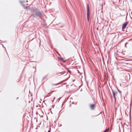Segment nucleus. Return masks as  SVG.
<instances>
[{
    "label": "nucleus",
    "instance_id": "obj_45",
    "mask_svg": "<svg viewBox=\"0 0 132 132\" xmlns=\"http://www.w3.org/2000/svg\"><path fill=\"white\" fill-rule=\"evenodd\" d=\"M97 29L98 30V28H97Z\"/></svg>",
    "mask_w": 132,
    "mask_h": 132
},
{
    "label": "nucleus",
    "instance_id": "obj_44",
    "mask_svg": "<svg viewBox=\"0 0 132 132\" xmlns=\"http://www.w3.org/2000/svg\"><path fill=\"white\" fill-rule=\"evenodd\" d=\"M37 120H36V122H37Z\"/></svg>",
    "mask_w": 132,
    "mask_h": 132
},
{
    "label": "nucleus",
    "instance_id": "obj_8",
    "mask_svg": "<svg viewBox=\"0 0 132 132\" xmlns=\"http://www.w3.org/2000/svg\"><path fill=\"white\" fill-rule=\"evenodd\" d=\"M60 59L61 60L64 62H66V61L64 60L63 58L62 57H60Z\"/></svg>",
    "mask_w": 132,
    "mask_h": 132
},
{
    "label": "nucleus",
    "instance_id": "obj_36",
    "mask_svg": "<svg viewBox=\"0 0 132 132\" xmlns=\"http://www.w3.org/2000/svg\"><path fill=\"white\" fill-rule=\"evenodd\" d=\"M119 129H120V132H121L120 129V128H119Z\"/></svg>",
    "mask_w": 132,
    "mask_h": 132
},
{
    "label": "nucleus",
    "instance_id": "obj_21",
    "mask_svg": "<svg viewBox=\"0 0 132 132\" xmlns=\"http://www.w3.org/2000/svg\"><path fill=\"white\" fill-rule=\"evenodd\" d=\"M126 45H126V44H125V47H127V46H126Z\"/></svg>",
    "mask_w": 132,
    "mask_h": 132
},
{
    "label": "nucleus",
    "instance_id": "obj_4",
    "mask_svg": "<svg viewBox=\"0 0 132 132\" xmlns=\"http://www.w3.org/2000/svg\"><path fill=\"white\" fill-rule=\"evenodd\" d=\"M112 91V92L113 95V97L115 100V102L116 101V95L117 94L118 92H115L111 88Z\"/></svg>",
    "mask_w": 132,
    "mask_h": 132
},
{
    "label": "nucleus",
    "instance_id": "obj_10",
    "mask_svg": "<svg viewBox=\"0 0 132 132\" xmlns=\"http://www.w3.org/2000/svg\"><path fill=\"white\" fill-rule=\"evenodd\" d=\"M116 88H117V89L118 91V92H119V93L120 94H121V91H120L119 89L118 88H117L116 87Z\"/></svg>",
    "mask_w": 132,
    "mask_h": 132
},
{
    "label": "nucleus",
    "instance_id": "obj_1",
    "mask_svg": "<svg viewBox=\"0 0 132 132\" xmlns=\"http://www.w3.org/2000/svg\"><path fill=\"white\" fill-rule=\"evenodd\" d=\"M31 16L32 17L36 18L38 17L41 18L42 16V13L40 11L39 9L37 8L36 9L35 7L33 9V12Z\"/></svg>",
    "mask_w": 132,
    "mask_h": 132
},
{
    "label": "nucleus",
    "instance_id": "obj_23",
    "mask_svg": "<svg viewBox=\"0 0 132 132\" xmlns=\"http://www.w3.org/2000/svg\"><path fill=\"white\" fill-rule=\"evenodd\" d=\"M61 97H60V98H59L58 99L59 100V101L61 99Z\"/></svg>",
    "mask_w": 132,
    "mask_h": 132
},
{
    "label": "nucleus",
    "instance_id": "obj_41",
    "mask_svg": "<svg viewBox=\"0 0 132 132\" xmlns=\"http://www.w3.org/2000/svg\"><path fill=\"white\" fill-rule=\"evenodd\" d=\"M49 113H49V112H48V113L47 114H49Z\"/></svg>",
    "mask_w": 132,
    "mask_h": 132
},
{
    "label": "nucleus",
    "instance_id": "obj_20",
    "mask_svg": "<svg viewBox=\"0 0 132 132\" xmlns=\"http://www.w3.org/2000/svg\"><path fill=\"white\" fill-rule=\"evenodd\" d=\"M1 44L2 45V46H3V47H4V48H5V47H4V45H3V44Z\"/></svg>",
    "mask_w": 132,
    "mask_h": 132
},
{
    "label": "nucleus",
    "instance_id": "obj_11",
    "mask_svg": "<svg viewBox=\"0 0 132 132\" xmlns=\"http://www.w3.org/2000/svg\"><path fill=\"white\" fill-rule=\"evenodd\" d=\"M127 31L126 32H129V28L127 27L126 28Z\"/></svg>",
    "mask_w": 132,
    "mask_h": 132
},
{
    "label": "nucleus",
    "instance_id": "obj_27",
    "mask_svg": "<svg viewBox=\"0 0 132 132\" xmlns=\"http://www.w3.org/2000/svg\"><path fill=\"white\" fill-rule=\"evenodd\" d=\"M6 41H4V42H3V43H6Z\"/></svg>",
    "mask_w": 132,
    "mask_h": 132
},
{
    "label": "nucleus",
    "instance_id": "obj_3",
    "mask_svg": "<svg viewBox=\"0 0 132 132\" xmlns=\"http://www.w3.org/2000/svg\"><path fill=\"white\" fill-rule=\"evenodd\" d=\"M128 21H127L124 22L123 24L122 27V31H124V30L126 28L128 24Z\"/></svg>",
    "mask_w": 132,
    "mask_h": 132
},
{
    "label": "nucleus",
    "instance_id": "obj_28",
    "mask_svg": "<svg viewBox=\"0 0 132 132\" xmlns=\"http://www.w3.org/2000/svg\"><path fill=\"white\" fill-rule=\"evenodd\" d=\"M60 116V115H59V116L58 117V118H57V120L58 119V118H59V116Z\"/></svg>",
    "mask_w": 132,
    "mask_h": 132
},
{
    "label": "nucleus",
    "instance_id": "obj_47",
    "mask_svg": "<svg viewBox=\"0 0 132 132\" xmlns=\"http://www.w3.org/2000/svg\"><path fill=\"white\" fill-rule=\"evenodd\" d=\"M30 101H29V103H30Z\"/></svg>",
    "mask_w": 132,
    "mask_h": 132
},
{
    "label": "nucleus",
    "instance_id": "obj_46",
    "mask_svg": "<svg viewBox=\"0 0 132 132\" xmlns=\"http://www.w3.org/2000/svg\"><path fill=\"white\" fill-rule=\"evenodd\" d=\"M61 111H60L59 112V113H60L61 112Z\"/></svg>",
    "mask_w": 132,
    "mask_h": 132
},
{
    "label": "nucleus",
    "instance_id": "obj_49",
    "mask_svg": "<svg viewBox=\"0 0 132 132\" xmlns=\"http://www.w3.org/2000/svg\"><path fill=\"white\" fill-rule=\"evenodd\" d=\"M87 85L88 86V85L87 83Z\"/></svg>",
    "mask_w": 132,
    "mask_h": 132
},
{
    "label": "nucleus",
    "instance_id": "obj_48",
    "mask_svg": "<svg viewBox=\"0 0 132 132\" xmlns=\"http://www.w3.org/2000/svg\"><path fill=\"white\" fill-rule=\"evenodd\" d=\"M36 129H37V128H36Z\"/></svg>",
    "mask_w": 132,
    "mask_h": 132
},
{
    "label": "nucleus",
    "instance_id": "obj_40",
    "mask_svg": "<svg viewBox=\"0 0 132 132\" xmlns=\"http://www.w3.org/2000/svg\"><path fill=\"white\" fill-rule=\"evenodd\" d=\"M18 98H18V97H17V98H16V100H17L18 99Z\"/></svg>",
    "mask_w": 132,
    "mask_h": 132
},
{
    "label": "nucleus",
    "instance_id": "obj_2",
    "mask_svg": "<svg viewBox=\"0 0 132 132\" xmlns=\"http://www.w3.org/2000/svg\"><path fill=\"white\" fill-rule=\"evenodd\" d=\"M89 5L88 4H87V19L88 21H89Z\"/></svg>",
    "mask_w": 132,
    "mask_h": 132
},
{
    "label": "nucleus",
    "instance_id": "obj_6",
    "mask_svg": "<svg viewBox=\"0 0 132 132\" xmlns=\"http://www.w3.org/2000/svg\"><path fill=\"white\" fill-rule=\"evenodd\" d=\"M48 74H47V75H46L45 76H44L43 78V80H44L45 79H46L48 77Z\"/></svg>",
    "mask_w": 132,
    "mask_h": 132
},
{
    "label": "nucleus",
    "instance_id": "obj_43",
    "mask_svg": "<svg viewBox=\"0 0 132 132\" xmlns=\"http://www.w3.org/2000/svg\"><path fill=\"white\" fill-rule=\"evenodd\" d=\"M51 110V109H50V110Z\"/></svg>",
    "mask_w": 132,
    "mask_h": 132
},
{
    "label": "nucleus",
    "instance_id": "obj_39",
    "mask_svg": "<svg viewBox=\"0 0 132 132\" xmlns=\"http://www.w3.org/2000/svg\"><path fill=\"white\" fill-rule=\"evenodd\" d=\"M65 39V40H67V39Z\"/></svg>",
    "mask_w": 132,
    "mask_h": 132
},
{
    "label": "nucleus",
    "instance_id": "obj_38",
    "mask_svg": "<svg viewBox=\"0 0 132 132\" xmlns=\"http://www.w3.org/2000/svg\"><path fill=\"white\" fill-rule=\"evenodd\" d=\"M129 57H132V56H129Z\"/></svg>",
    "mask_w": 132,
    "mask_h": 132
},
{
    "label": "nucleus",
    "instance_id": "obj_42",
    "mask_svg": "<svg viewBox=\"0 0 132 132\" xmlns=\"http://www.w3.org/2000/svg\"><path fill=\"white\" fill-rule=\"evenodd\" d=\"M33 68H35V67H33Z\"/></svg>",
    "mask_w": 132,
    "mask_h": 132
},
{
    "label": "nucleus",
    "instance_id": "obj_32",
    "mask_svg": "<svg viewBox=\"0 0 132 132\" xmlns=\"http://www.w3.org/2000/svg\"><path fill=\"white\" fill-rule=\"evenodd\" d=\"M48 96H48V95H46V97H48Z\"/></svg>",
    "mask_w": 132,
    "mask_h": 132
},
{
    "label": "nucleus",
    "instance_id": "obj_16",
    "mask_svg": "<svg viewBox=\"0 0 132 132\" xmlns=\"http://www.w3.org/2000/svg\"><path fill=\"white\" fill-rule=\"evenodd\" d=\"M51 128H50L49 130L48 131V132H51Z\"/></svg>",
    "mask_w": 132,
    "mask_h": 132
},
{
    "label": "nucleus",
    "instance_id": "obj_30",
    "mask_svg": "<svg viewBox=\"0 0 132 132\" xmlns=\"http://www.w3.org/2000/svg\"><path fill=\"white\" fill-rule=\"evenodd\" d=\"M35 71L34 72H36V68H35Z\"/></svg>",
    "mask_w": 132,
    "mask_h": 132
},
{
    "label": "nucleus",
    "instance_id": "obj_37",
    "mask_svg": "<svg viewBox=\"0 0 132 132\" xmlns=\"http://www.w3.org/2000/svg\"><path fill=\"white\" fill-rule=\"evenodd\" d=\"M60 24V23H58V24H56V25H57L58 24Z\"/></svg>",
    "mask_w": 132,
    "mask_h": 132
},
{
    "label": "nucleus",
    "instance_id": "obj_29",
    "mask_svg": "<svg viewBox=\"0 0 132 132\" xmlns=\"http://www.w3.org/2000/svg\"><path fill=\"white\" fill-rule=\"evenodd\" d=\"M129 61V60H125L126 61Z\"/></svg>",
    "mask_w": 132,
    "mask_h": 132
},
{
    "label": "nucleus",
    "instance_id": "obj_14",
    "mask_svg": "<svg viewBox=\"0 0 132 132\" xmlns=\"http://www.w3.org/2000/svg\"><path fill=\"white\" fill-rule=\"evenodd\" d=\"M106 130H107L108 131V130H109V129H105L104 131L103 132H106Z\"/></svg>",
    "mask_w": 132,
    "mask_h": 132
},
{
    "label": "nucleus",
    "instance_id": "obj_25",
    "mask_svg": "<svg viewBox=\"0 0 132 132\" xmlns=\"http://www.w3.org/2000/svg\"><path fill=\"white\" fill-rule=\"evenodd\" d=\"M46 116V117H47V119H46V120H48V117H47V116Z\"/></svg>",
    "mask_w": 132,
    "mask_h": 132
},
{
    "label": "nucleus",
    "instance_id": "obj_5",
    "mask_svg": "<svg viewBox=\"0 0 132 132\" xmlns=\"http://www.w3.org/2000/svg\"><path fill=\"white\" fill-rule=\"evenodd\" d=\"M90 106L91 109L92 110H94L95 109V108L96 106L95 104H90Z\"/></svg>",
    "mask_w": 132,
    "mask_h": 132
},
{
    "label": "nucleus",
    "instance_id": "obj_22",
    "mask_svg": "<svg viewBox=\"0 0 132 132\" xmlns=\"http://www.w3.org/2000/svg\"><path fill=\"white\" fill-rule=\"evenodd\" d=\"M128 44V43L127 42L125 44L126 45H127V44Z\"/></svg>",
    "mask_w": 132,
    "mask_h": 132
},
{
    "label": "nucleus",
    "instance_id": "obj_31",
    "mask_svg": "<svg viewBox=\"0 0 132 132\" xmlns=\"http://www.w3.org/2000/svg\"><path fill=\"white\" fill-rule=\"evenodd\" d=\"M51 113H52V114H53V113L52 112V111H51Z\"/></svg>",
    "mask_w": 132,
    "mask_h": 132
},
{
    "label": "nucleus",
    "instance_id": "obj_35",
    "mask_svg": "<svg viewBox=\"0 0 132 132\" xmlns=\"http://www.w3.org/2000/svg\"><path fill=\"white\" fill-rule=\"evenodd\" d=\"M43 117V116H41L40 117Z\"/></svg>",
    "mask_w": 132,
    "mask_h": 132
},
{
    "label": "nucleus",
    "instance_id": "obj_33",
    "mask_svg": "<svg viewBox=\"0 0 132 132\" xmlns=\"http://www.w3.org/2000/svg\"><path fill=\"white\" fill-rule=\"evenodd\" d=\"M131 39H130L128 40V41H130L131 40Z\"/></svg>",
    "mask_w": 132,
    "mask_h": 132
},
{
    "label": "nucleus",
    "instance_id": "obj_7",
    "mask_svg": "<svg viewBox=\"0 0 132 132\" xmlns=\"http://www.w3.org/2000/svg\"><path fill=\"white\" fill-rule=\"evenodd\" d=\"M68 99V98L67 99V100H65V101H64V102H63V103H62V106H63V105H64V104L67 101V100Z\"/></svg>",
    "mask_w": 132,
    "mask_h": 132
},
{
    "label": "nucleus",
    "instance_id": "obj_13",
    "mask_svg": "<svg viewBox=\"0 0 132 132\" xmlns=\"http://www.w3.org/2000/svg\"><path fill=\"white\" fill-rule=\"evenodd\" d=\"M68 72H69V73H71V71H70V70H69V69H68Z\"/></svg>",
    "mask_w": 132,
    "mask_h": 132
},
{
    "label": "nucleus",
    "instance_id": "obj_26",
    "mask_svg": "<svg viewBox=\"0 0 132 132\" xmlns=\"http://www.w3.org/2000/svg\"><path fill=\"white\" fill-rule=\"evenodd\" d=\"M55 97H54V98L53 100L52 101V102H53V101H54V99H55Z\"/></svg>",
    "mask_w": 132,
    "mask_h": 132
},
{
    "label": "nucleus",
    "instance_id": "obj_19",
    "mask_svg": "<svg viewBox=\"0 0 132 132\" xmlns=\"http://www.w3.org/2000/svg\"><path fill=\"white\" fill-rule=\"evenodd\" d=\"M120 94V96H121V97L122 98V95L121 93V94Z\"/></svg>",
    "mask_w": 132,
    "mask_h": 132
},
{
    "label": "nucleus",
    "instance_id": "obj_18",
    "mask_svg": "<svg viewBox=\"0 0 132 132\" xmlns=\"http://www.w3.org/2000/svg\"><path fill=\"white\" fill-rule=\"evenodd\" d=\"M59 84V83H57L56 84H54V85H57Z\"/></svg>",
    "mask_w": 132,
    "mask_h": 132
},
{
    "label": "nucleus",
    "instance_id": "obj_12",
    "mask_svg": "<svg viewBox=\"0 0 132 132\" xmlns=\"http://www.w3.org/2000/svg\"><path fill=\"white\" fill-rule=\"evenodd\" d=\"M24 8H25L26 7V6H25L24 5H23V4H22L21 5Z\"/></svg>",
    "mask_w": 132,
    "mask_h": 132
},
{
    "label": "nucleus",
    "instance_id": "obj_9",
    "mask_svg": "<svg viewBox=\"0 0 132 132\" xmlns=\"http://www.w3.org/2000/svg\"><path fill=\"white\" fill-rule=\"evenodd\" d=\"M19 2L22 5V4H23V3L25 2V1H19Z\"/></svg>",
    "mask_w": 132,
    "mask_h": 132
},
{
    "label": "nucleus",
    "instance_id": "obj_15",
    "mask_svg": "<svg viewBox=\"0 0 132 132\" xmlns=\"http://www.w3.org/2000/svg\"><path fill=\"white\" fill-rule=\"evenodd\" d=\"M59 74H61L60 75L62 74H61V73H56L55 75H58Z\"/></svg>",
    "mask_w": 132,
    "mask_h": 132
},
{
    "label": "nucleus",
    "instance_id": "obj_24",
    "mask_svg": "<svg viewBox=\"0 0 132 132\" xmlns=\"http://www.w3.org/2000/svg\"><path fill=\"white\" fill-rule=\"evenodd\" d=\"M54 105H52V107L53 108H54Z\"/></svg>",
    "mask_w": 132,
    "mask_h": 132
},
{
    "label": "nucleus",
    "instance_id": "obj_34",
    "mask_svg": "<svg viewBox=\"0 0 132 132\" xmlns=\"http://www.w3.org/2000/svg\"><path fill=\"white\" fill-rule=\"evenodd\" d=\"M60 27H63V26H60Z\"/></svg>",
    "mask_w": 132,
    "mask_h": 132
},
{
    "label": "nucleus",
    "instance_id": "obj_17",
    "mask_svg": "<svg viewBox=\"0 0 132 132\" xmlns=\"http://www.w3.org/2000/svg\"><path fill=\"white\" fill-rule=\"evenodd\" d=\"M57 54H58V55H59L60 56V57H61V55L60 54H59L58 52H57Z\"/></svg>",
    "mask_w": 132,
    "mask_h": 132
}]
</instances>
